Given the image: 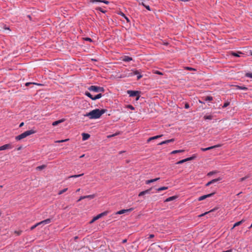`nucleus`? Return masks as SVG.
<instances>
[{"instance_id": "nucleus-11", "label": "nucleus", "mask_w": 252, "mask_h": 252, "mask_svg": "<svg viewBox=\"0 0 252 252\" xmlns=\"http://www.w3.org/2000/svg\"><path fill=\"white\" fill-rule=\"evenodd\" d=\"M162 136H163V135L161 134V135H157V136H153V137H150L147 140V143H149L150 141H152L153 140L157 139L162 137Z\"/></svg>"}, {"instance_id": "nucleus-32", "label": "nucleus", "mask_w": 252, "mask_h": 252, "mask_svg": "<svg viewBox=\"0 0 252 252\" xmlns=\"http://www.w3.org/2000/svg\"><path fill=\"white\" fill-rule=\"evenodd\" d=\"M46 166L45 165H42L36 167V170H41L44 169Z\"/></svg>"}, {"instance_id": "nucleus-30", "label": "nucleus", "mask_w": 252, "mask_h": 252, "mask_svg": "<svg viewBox=\"0 0 252 252\" xmlns=\"http://www.w3.org/2000/svg\"><path fill=\"white\" fill-rule=\"evenodd\" d=\"M85 94L87 96L89 97L92 100H93L94 96L89 92H86L85 93Z\"/></svg>"}, {"instance_id": "nucleus-18", "label": "nucleus", "mask_w": 252, "mask_h": 252, "mask_svg": "<svg viewBox=\"0 0 252 252\" xmlns=\"http://www.w3.org/2000/svg\"><path fill=\"white\" fill-rule=\"evenodd\" d=\"M231 55L234 56V57H241V55H244L243 53H242V52H232L231 53Z\"/></svg>"}, {"instance_id": "nucleus-35", "label": "nucleus", "mask_w": 252, "mask_h": 252, "mask_svg": "<svg viewBox=\"0 0 252 252\" xmlns=\"http://www.w3.org/2000/svg\"><path fill=\"white\" fill-rule=\"evenodd\" d=\"M40 223L39 222H38V223H36L35 224L33 225V226H32L31 227V230H33L34 228H35L37 226L40 225Z\"/></svg>"}, {"instance_id": "nucleus-23", "label": "nucleus", "mask_w": 252, "mask_h": 252, "mask_svg": "<svg viewBox=\"0 0 252 252\" xmlns=\"http://www.w3.org/2000/svg\"><path fill=\"white\" fill-rule=\"evenodd\" d=\"M244 221H245V220H242L241 221H238V222H236L234 224L232 228H234L235 227H236V226H238L241 225Z\"/></svg>"}, {"instance_id": "nucleus-36", "label": "nucleus", "mask_w": 252, "mask_h": 252, "mask_svg": "<svg viewBox=\"0 0 252 252\" xmlns=\"http://www.w3.org/2000/svg\"><path fill=\"white\" fill-rule=\"evenodd\" d=\"M250 177V175L249 174L244 177L241 178L240 179V182H243V181H245L246 179L249 178Z\"/></svg>"}, {"instance_id": "nucleus-48", "label": "nucleus", "mask_w": 252, "mask_h": 252, "mask_svg": "<svg viewBox=\"0 0 252 252\" xmlns=\"http://www.w3.org/2000/svg\"><path fill=\"white\" fill-rule=\"evenodd\" d=\"M85 199V197H84V196H81L79 199L78 200H77V202H79L81 200H83Z\"/></svg>"}, {"instance_id": "nucleus-2", "label": "nucleus", "mask_w": 252, "mask_h": 252, "mask_svg": "<svg viewBox=\"0 0 252 252\" xmlns=\"http://www.w3.org/2000/svg\"><path fill=\"white\" fill-rule=\"evenodd\" d=\"M141 70H138L136 69H132L129 71V72L128 73V76H132L134 75H137V80H139L142 77V75L141 74Z\"/></svg>"}, {"instance_id": "nucleus-31", "label": "nucleus", "mask_w": 252, "mask_h": 252, "mask_svg": "<svg viewBox=\"0 0 252 252\" xmlns=\"http://www.w3.org/2000/svg\"><path fill=\"white\" fill-rule=\"evenodd\" d=\"M95 194H91V195L84 196V197H85V198L93 199L95 197Z\"/></svg>"}, {"instance_id": "nucleus-17", "label": "nucleus", "mask_w": 252, "mask_h": 252, "mask_svg": "<svg viewBox=\"0 0 252 252\" xmlns=\"http://www.w3.org/2000/svg\"><path fill=\"white\" fill-rule=\"evenodd\" d=\"M35 132V131L33 130H27L26 131H25L24 133H25V135L26 137H27L28 136H29L32 134H33Z\"/></svg>"}, {"instance_id": "nucleus-4", "label": "nucleus", "mask_w": 252, "mask_h": 252, "mask_svg": "<svg viewBox=\"0 0 252 252\" xmlns=\"http://www.w3.org/2000/svg\"><path fill=\"white\" fill-rule=\"evenodd\" d=\"M127 94L129 95L130 97H136V100H138L140 97V92L138 91H132V90H128L127 91Z\"/></svg>"}, {"instance_id": "nucleus-57", "label": "nucleus", "mask_w": 252, "mask_h": 252, "mask_svg": "<svg viewBox=\"0 0 252 252\" xmlns=\"http://www.w3.org/2000/svg\"><path fill=\"white\" fill-rule=\"evenodd\" d=\"M145 183L147 185L150 184L151 183L150 182V180L146 181Z\"/></svg>"}, {"instance_id": "nucleus-6", "label": "nucleus", "mask_w": 252, "mask_h": 252, "mask_svg": "<svg viewBox=\"0 0 252 252\" xmlns=\"http://www.w3.org/2000/svg\"><path fill=\"white\" fill-rule=\"evenodd\" d=\"M133 210V208H130L128 209H123V210H121L120 211H118L116 214H119V215H121V214H123L124 213H126V212H131Z\"/></svg>"}, {"instance_id": "nucleus-60", "label": "nucleus", "mask_w": 252, "mask_h": 252, "mask_svg": "<svg viewBox=\"0 0 252 252\" xmlns=\"http://www.w3.org/2000/svg\"><path fill=\"white\" fill-rule=\"evenodd\" d=\"M24 123H23V122L21 123L20 124V125H19V127H21L22 126H24Z\"/></svg>"}, {"instance_id": "nucleus-38", "label": "nucleus", "mask_w": 252, "mask_h": 252, "mask_svg": "<svg viewBox=\"0 0 252 252\" xmlns=\"http://www.w3.org/2000/svg\"><path fill=\"white\" fill-rule=\"evenodd\" d=\"M186 161H187V160L186 158H185V159H182V160H181L178 161L177 162V164H182Z\"/></svg>"}, {"instance_id": "nucleus-58", "label": "nucleus", "mask_w": 252, "mask_h": 252, "mask_svg": "<svg viewBox=\"0 0 252 252\" xmlns=\"http://www.w3.org/2000/svg\"><path fill=\"white\" fill-rule=\"evenodd\" d=\"M32 84V83L28 82V83H26V86H29L30 85Z\"/></svg>"}, {"instance_id": "nucleus-61", "label": "nucleus", "mask_w": 252, "mask_h": 252, "mask_svg": "<svg viewBox=\"0 0 252 252\" xmlns=\"http://www.w3.org/2000/svg\"><path fill=\"white\" fill-rule=\"evenodd\" d=\"M199 102L201 104H204L205 103L203 102L202 101L199 100Z\"/></svg>"}, {"instance_id": "nucleus-14", "label": "nucleus", "mask_w": 252, "mask_h": 252, "mask_svg": "<svg viewBox=\"0 0 252 252\" xmlns=\"http://www.w3.org/2000/svg\"><path fill=\"white\" fill-rule=\"evenodd\" d=\"M51 221V219H46L44 220H42L40 222H39V223L40 224H43V225H44V224H48L49 223H50Z\"/></svg>"}, {"instance_id": "nucleus-43", "label": "nucleus", "mask_w": 252, "mask_h": 252, "mask_svg": "<svg viewBox=\"0 0 252 252\" xmlns=\"http://www.w3.org/2000/svg\"><path fill=\"white\" fill-rule=\"evenodd\" d=\"M145 194H146L145 191L144 190V191H142L140 192L139 193L138 196H143V195H144Z\"/></svg>"}, {"instance_id": "nucleus-42", "label": "nucleus", "mask_w": 252, "mask_h": 252, "mask_svg": "<svg viewBox=\"0 0 252 252\" xmlns=\"http://www.w3.org/2000/svg\"><path fill=\"white\" fill-rule=\"evenodd\" d=\"M84 40L85 41H89V42H92V39L90 37H85L84 38Z\"/></svg>"}, {"instance_id": "nucleus-59", "label": "nucleus", "mask_w": 252, "mask_h": 252, "mask_svg": "<svg viewBox=\"0 0 252 252\" xmlns=\"http://www.w3.org/2000/svg\"><path fill=\"white\" fill-rule=\"evenodd\" d=\"M156 74H160V75L162 74V73L161 72H159V71H157L156 72Z\"/></svg>"}, {"instance_id": "nucleus-63", "label": "nucleus", "mask_w": 252, "mask_h": 252, "mask_svg": "<svg viewBox=\"0 0 252 252\" xmlns=\"http://www.w3.org/2000/svg\"><path fill=\"white\" fill-rule=\"evenodd\" d=\"M150 183H153V182H153V179H151V180H150Z\"/></svg>"}, {"instance_id": "nucleus-10", "label": "nucleus", "mask_w": 252, "mask_h": 252, "mask_svg": "<svg viewBox=\"0 0 252 252\" xmlns=\"http://www.w3.org/2000/svg\"><path fill=\"white\" fill-rule=\"evenodd\" d=\"M221 180V178H218L217 179H213L212 180H211V181L208 182L206 184V187H208L209 186H210V185L212 184H214L218 181H219Z\"/></svg>"}, {"instance_id": "nucleus-54", "label": "nucleus", "mask_w": 252, "mask_h": 252, "mask_svg": "<svg viewBox=\"0 0 252 252\" xmlns=\"http://www.w3.org/2000/svg\"><path fill=\"white\" fill-rule=\"evenodd\" d=\"M215 173H216V172H214V171L210 172L208 174V175H209V176L212 175H213V174H214Z\"/></svg>"}, {"instance_id": "nucleus-64", "label": "nucleus", "mask_w": 252, "mask_h": 252, "mask_svg": "<svg viewBox=\"0 0 252 252\" xmlns=\"http://www.w3.org/2000/svg\"><path fill=\"white\" fill-rule=\"evenodd\" d=\"M126 242V239H125V240H124L123 241V243H125V242Z\"/></svg>"}, {"instance_id": "nucleus-22", "label": "nucleus", "mask_w": 252, "mask_h": 252, "mask_svg": "<svg viewBox=\"0 0 252 252\" xmlns=\"http://www.w3.org/2000/svg\"><path fill=\"white\" fill-rule=\"evenodd\" d=\"M202 99L205 101H211L213 100V97L211 96H207L206 97H203Z\"/></svg>"}, {"instance_id": "nucleus-33", "label": "nucleus", "mask_w": 252, "mask_h": 252, "mask_svg": "<svg viewBox=\"0 0 252 252\" xmlns=\"http://www.w3.org/2000/svg\"><path fill=\"white\" fill-rule=\"evenodd\" d=\"M245 77L252 78V72H247L245 75Z\"/></svg>"}, {"instance_id": "nucleus-47", "label": "nucleus", "mask_w": 252, "mask_h": 252, "mask_svg": "<svg viewBox=\"0 0 252 252\" xmlns=\"http://www.w3.org/2000/svg\"><path fill=\"white\" fill-rule=\"evenodd\" d=\"M96 10H99L101 12L104 13L105 12V11H104L100 7H98V8H96Z\"/></svg>"}, {"instance_id": "nucleus-40", "label": "nucleus", "mask_w": 252, "mask_h": 252, "mask_svg": "<svg viewBox=\"0 0 252 252\" xmlns=\"http://www.w3.org/2000/svg\"><path fill=\"white\" fill-rule=\"evenodd\" d=\"M142 5L146 7V8L147 9H148V10H150V6L149 5H146L145 3H144V2H142Z\"/></svg>"}, {"instance_id": "nucleus-28", "label": "nucleus", "mask_w": 252, "mask_h": 252, "mask_svg": "<svg viewBox=\"0 0 252 252\" xmlns=\"http://www.w3.org/2000/svg\"><path fill=\"white\" fill-rule=\"evenodd\" d=\"M84 175V174H79V175H71V176H70L69 177H68V179H69V178H78V177H81L82 176H83Z\"/></svg>"}, {"instance_id": "nucleus-25", "label": "nucleus", "mask_w": 252, "mask_h": 252, "mask_svg": "<svg viewBox=\"0 0 252 252\" xmlns=\"http://www.w3.org/2000/svg\"><path fill=\"white\" fill-rule=\"evenodd\" d=\"M176 198V196H171V197H169L166 198L165 200V202H169V201H172V200L175 199Z\"/></svg>"}, {"instance_id": "nucleus-39", "label": "nucleus", "mask_w": 252, "mask_h": 252, "mask_svg": "<svg viewBox=\"0 0 252 252\" xmlns=\"http://www.w3.org/2000/svg\"><path fill=\"white\" fill-rule=\"evenodd\" d=\"M196 158V156L195 155H193L192 157L187 158L186 159L187 161L191 160L194 159Z\"/></svg>"}, {"instance_id": "nucleus-50", "label": "nucleus", "mask_w": 252, "mask_h": 252, "mask_svg": "<svg viewBox=\"0 0 252 252\" xmlns=\"http://www.w3.org/2000/svg\"><path fill=\"white\" fill-rule=\"evenodd\" d=\"M189 107V103H186L185 105V108L186 109H188Z\"/></svg>"}, {"instance_id": "nucleus-26", "label": "nucleus", "mask_w": 252, "mask_h": 252, "mask_svg": "<svg viewBox=\"0 0 252 252\" xmlns=\"http://www.w3.org/2000/svg\"><path fill=\"white\" fill-rule=\"evenodd\" d=\"M168 189V187H160V188H159L158 189H156V191L157 192H159L161 190H166Z\"/></svg>"}, {"instance_id": "nucleus-51", "label": "nucleus", "mask_w": 252, "mask_h": 252, "mask_svg": "<svg viewBox=\"0 0 252 252\" xmlns=\"http://www.w3.org/2000/svg\"><path fill=\"white\" fill-rule=\"evenodd\" d=\"M127 107H128V108H130V109H131V110H134V107H133V106H132L131 105H128L127 106Z\"/></svg>"}, {"instance_id": "nucleus-9", "label": "nucleus", "mask_w": 252, "mask_h": 252, "mask_svg": "<svg viewBox=\"0 0 252 252\" xmlns=\"http://www.w3.org/2000/svg\"><path fill=\"white\" fill-rule=\"evenodd\" d=\"M174 141H175V139L172 138L171 139L166 140L162 141L160 143H159L158 145H162L163 144H168L169 143L173 142Z\"/></svg>"}, {"instance_id": "nucleus-20", "label": "nucleus", "mask_w": 252, "mask_h": 252, "mask_svg": "<svg viewBox=\"0 0 252 252\" xmlns=\"http://www.w3.org/2000/svg\"><path fill=\"white\" fill-rule=\"evenodd\" d=\"M132 60V58L130 57L125 56L124 57L123 61L126 62H128Z\"/></svg>"}, {"instance_id": "nucleus-29", "label": "nucleus", "mask_w": 252, "mask_h": 252, "mask_svg": "<svg viewBox=\"0 0 252 252\" xmlns=\"http://www.w3.org/2000/svg\"><path fill=\"white\" fill-rule=\"evenodd\" d=\"M102 95L101 94H98L97 95L94 96L93 100H96L97 99H99L102 97Z\"/></svg>"}, {"instance_id": "nucleus-37", "label": "nucleus", "mask_w": 252, "mask_h": 252, "mask_svg": "<svg viewBox=\"0 0 252 252\" xmlns=\"http://www.w3.org/2000/svg\"><path fill=\"white\" fill-rule=\"evenodd\" d=\"M185 69L187 70H190V71H192V70L195 71L196 70V69H195L194 68L190 67H188V66L185 67Z\"/></svg>"}, {"instance_id": "nucleus-3", "label": "nucleus", "mask_w": 252, "mask_h": 252, "mask_svg": "<svg viewBox=\"0 0 252 252\" xmlns=\"http://www.w3.org/2000/svg\"><path fill=\"white\" fill-rule=\"evenodd\" d=\"M88 90L90 91H93L96 93L103 92L104 91V89L103 87L96 86H91L88 88Z\"/></svg>"}, {"instance_id": "nucleus-12", "label": "nucleus", "mask_w": 252, "mask_h": 252, "mask_svg": "<svg viewBox=\"0 0 252 252\" xmlns=\"http://www.w3.org/2000/svg\"><path fill=\"white\" fill-rule=\"evenodd\" d=\"M26 136L25 133L23 132V133H21V134L16 136L15 139L17 140H21L24 138H26Z\"/></svg>"}, {"instance_id": "nucleus-24", "label": "nucleus", "mask_w": 252, "mask_h": 252, "mask_svg": "<svg viewBox=\"0 0 252 252\" xmlns=\"http://www.w3.org/2000/svg\"><path fill=\"white\" fill-rule=\"evenodd\" d=\"M184 151H185L184 150H174V151H172L170 154L171 155H173V154H177V153H182V152H184Z\"/></svg>"}, {"instance_id": "nucleus-21", "label": "nucleus", "mask_w": 252, "mask_h": 252, "mask_svg": "<svg viewBox=\"0 0 252 252\" xmlns=\"http://www.w3.org/2000/svg\"><path fill=\"white\" fill-rule=\"evenodd\" d=\"M107 214H108V212L107 211H105V212H104L103 213H101L98 214L96 217V218L98 220V219H100V218H101L102 217L107 215Z\"/></svg>"}, {"instance_id": "nucleus-34", "label": "nucleus", "mask_w": 252, "mask_h": 252, "mask_svg": "<svg viewBox=\"0 0 252 252\" xmlns=\"http://www.w3.org/2000/svg\"><path fill=\"white\" fill-rule=\"evenodd\" d=\"M68 189L67 188H65L60 191H59L58 192V194L59 195H61L64 192H65V191H66Z\"/></svg>"}, {"instance_id": "nucleus-5", "label": "nucleus", "mask_w": 252, "mask_h": 252, "mask_svg": "<svg viewBox=\"0 0 252 252\" xmlns=\"http://www.w3.org/2000/svg\"><path fill=\"white\" fill-rule=\"evenodd\" d=\"M13 146L12 145L11 143L6 144L1 146H0V151L5 150L11 149L12 148H13Z\"/></svg>"}, {"instance_id": "nucleus-13", "label": "nucleus", "mask_w": 252, "mask_h": 252, "mask_svg": "<svg viewBox=\"0 0 252 252\" xmlns=\"http://www.w3.org/2000/svg\"><path fill=\"white\" fill-rule=\"evenodd\" d=\"M64 121H65V120L64 119H62L59 120L58 121H55L52 123V126H56L58 125L59 124L63 122Z\"/></svg>"}, {"instance_id": "nucleus-19", "label": "nucleus", "mask_w": 252, "mask_h": 252, "mask_svg": "<svg viewBox=\"0 0 252 252\" xmlns=\"http://www.w3.org/2000/svg\"><path fill=\"white\" fill-rule=\"evenodd\" d=\"M82 135L83 140H86L90 137V135L88 133H83Z\"/></svg>"}, {"instance_id": "nucleus-52", "label": "nucleus", "mask_w": 252, "mask_h": 252, "mask_svg": "<svg viewBox=\"0 0 252 252\" xmlns=\"http://www.w3.org/2000/svg\"><path fill=\"white\" fill-rule=\"evenodd\" d=\"M154 237H155V235L154 234H150L148 238L151 239V238H154Z\"/></svg>"}, {"instance_id": "nucleus-15", "label": "nucleus", "mask_w": 252, "mask_h": 252, "mask_svg": "<svg viewBox=\"0 0 252 252\" xmlns=\"http://www.w3.org/2000/svg\"><path fill=\"white\" fill-rule=\"evenodd\" d=\"M235 87L236 89L242 90L244 91H247L248 90V88L246 87H245L244 86L235 85Z\"/></svg>"}, {"instance_id": "nucleus-1", "label": "nucleus", "mask_w": 252, "mask_h": 252, "mask_svg": "<svg viewBox=\"0 0 252 252\" xmlns=\"http://www.w3.org/2000/svg\"><path fill=\"white\" fill-rule=\"evenodd\" d=\"M106 111V110L104 109H95L86 113L84 116L89 117L90 119H96L99 118Z\"/></svg>"}, {"instance_id": "nucleus-56", "label": "nucleus", "mask_w": 252, "mask_h": 252, "mask_svg": "<svg viewBox=\"0 0 252 252\" xmlns=\"http://www.w3.org/2000/svg\"><path fill=\"white\" fill-rule=\"evenodd\" d=\"M222 252H232V250L230 249V250H227V251H223Z\"/></svg>"}, {"instance_id": "nucleus-41", "label": "nucleus", "mask_w": 252, "mask_h": 252, "mask_svg": "<svg viewBox=\"0 0 252 252\" xmlns=\"http://www.w3.org/2000/svg\"><path fill=\"white\" fill-rule=\"evenodd\" d=\"M68 140H69L68 139H66L64 140H58V141H56V143H62V142H66V141H68Z\"/></svg>"}, {"instance_id": "nucleus-62", "label": "nucleus", "mask_w": 252, "mask_h": 252, "mask_svg": "<svg viewBox=\"0 0 252 252\" xmlns=\"http://www.w3.org/2000/svg\"><path fill=\"white\" fill-rule=\"evenodd\" d=\"M4 29L5 30H9V28H7L6 27V26H5L4 27Z\"/></svg>"}, {"instance_id": "nucleus-49", "label": "nucleus", "mask_w": 252, "mask_h": 252, "mask_svg": "<svg viewBox=\"0 0 252 252\" xmlns=\"http://www.w3.org/2000/svg\"><path fill=\"white\" fill-rule=\"evenodd\" d=\"M123 18L127 22H129L130 21L128 17H123Z\"/></svg>"}, {"instance_id": "nucleus-8", "label": "nucleus", "mask_w": 252, "mask_h": 252, "mask_svg": "<svg viewBox=\"0 0 252 252\" xmlns=\"http://www.w3.org/2000/svg\"><path fill=\"white\" fill-rule=\"evenodd\" d=\"M220 146H221V145L220 144H218V145H215V146H211V147H209L206 148H201V150L202 151L205 152V151H208V150H210L214 149L215 148L220 147Z\"/></svg>"}, {"instance_id": "nucleus-46", "label": "nucleus", "mask_w": 252, "mask_h": 252, "mask_svg": "<svg viewBox=\"0 0 252 252\" xmlns=\"http://www.w3.org/2000/svg\"><path fill=\"white\" fill-rule=\"evenodd\" d=\"M97 220V219L96 218V217H94L93 219L92 220L90 221V223H92L93 222H94V221Z\"/></svg>"}, {"instance_id": "nucleus-44", "label": "nucleus", "mask_w": 252, "mask_h": 252, "mask_svg": "<svg viewBox=\"0 0 252 252\" xmlns=\"http://www.w3.org/2000/svg\"><path fill=\"white\" fill-rule=\"evenodd\" d=\"M229 105V102H225L224 103L223 105L222 106V108H225L227 107Z\"/></svg>"}, {"instance_id": "nucleus-7", "label": "nucleus", "mask_w": 252, "mask_h": 252, "mask_svg": "<svg viewBox=\"0 0 252 252\" xmlns=\"http://www.w3.org/2000/svg\"><path fill=\"white\" fill-rule=\"evenodd\" d=\"M214 194H215V193L213 192V193H210V194H208L207 195H204L201 196L198 198V201H202L208 197L212 196Z\"/></svg>"}, {"instance_id": "nucleus-55", "label": "nucleus", "mask_w": 252, "mask_h": 252, "mask_svg": "<svg viewBox=\"0 0 252 252\" xmlns=\"http://www.w3.org/2000/svg\"><path fill=\"white\" fill-rule=\"evenodd\" d=\"M158 180H159V178H155V179H153V182H155L156 181H158Z\"/></svg>"}, {"instance_id": "nucleus-45", "label": "nucleus", "mask_w": 252, "mask_h": 252, "mask_svg": "<svg viewBox=\"0 0 252 252\" xmlns=\"http://www.w3.org/2000/svg\"><path fill=\"white\" fill-rule=\"evenodd\" d=\"M151 189H152V188H150L149 189H146V190H144L145 191L146 194H147V193H150Z\"/></svg>"}, {"instance_id": "nucleus-53", "label": "nucleus", "mask_w": 252, "mask_h": 252, "mask_svg": "<svg viewBox=\"0 0 252 252\" xmlns=\"http://www.w3.org/2000/svg\"><path fill=\"white\" fill-rule=\"evenodd\" d=\"M209 212H205V213L202 214L200 215L199 216V217H201L204 216L205 215H206V214H208Z\"/></svg>"}, {"instance_id": "nucleus-16", "label": "nucleus", "mask_w": 252, "mask_h": 252, "mask_svg": "<svg viewBox=\"0 0 252 252\" xmlns=\"http://www.w3.org/2000/svg\"><path fill=\"white\" fill-rule=\"evenodd\" d=\"M90 1L92 3L94 2H103L105 4H108L109 3V1L107 0H91Z\"/></svg>"}, {"instance_id": "nucleus-27", "label": "nucleus", "mask_w": 252, "mask_h": 252, "mask_svg": "<svg viewBox=\"0 0 252 252\" xmlns=\"http://www.w3.org/2000/svg\"><path fill=\"white\" fill-rule=\"evenodd\" d=\"M213 118V116L212 115H205L203 117L204 120H212Z\"/></svg>"}]
</instances>
